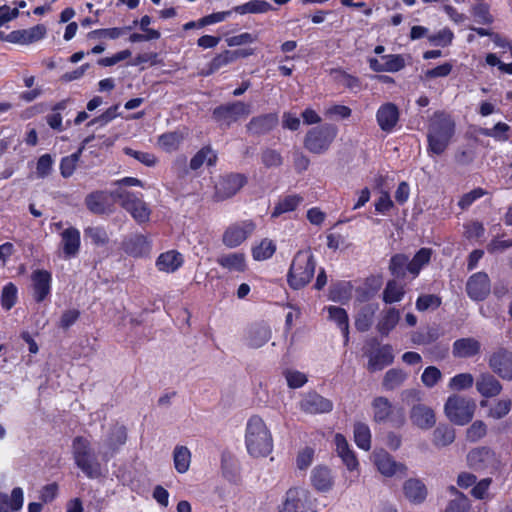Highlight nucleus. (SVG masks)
Masks as SVG:
<instances>
[{
  "label": "nucleus",
  "instance_id": "nucleus-39",
  "mask_svg": "<svg viewBox=\"0 0 512 512\" xmlns=\"http://www.w3.org/2000/svg\"><path fill=\"white\" fill-rule=\"evenodd\" d=\"M272 5L264 0H252L245 4L236 6L233 8V11L239 14H258V13H266L272 10Z\"/></svg>",
  "mask_w": 512,
  "mask_h": 512
},
{
  "label": "nucleus",
  "instance_id": "nucleus-17",
  "mask_svg": "<svg viewBox=\"0 0 512 512\" xmlns=\"http://www.w3.org/2000/svg\"><path fill=\"white\" fill-rule=\"evenodd\" d=\"M403 495L410 503L420 505L428 496V488L419 478H409L403 483Z\"/></svg>",
  "mask_w": 512,
  "mask_h": 512
},
{
  "label": "nucleus",
  "instance_id": "nucleus-15",
  "mask_svg": "<svg viewBox=\"0 0 512 512\" xmlns=\"http://www.w3.org/2000/svg\"><path fill=\"white\" fill-rule=\"evenodd\" d=\"M411 423L421 430H429L436 424L434 410L425 404H413L409 411Z\"/></svg>",
  "mask_w": 512,
  "mask_h": 512
},
{
  "label": "nucleus",
  "instance_id": "nucleus-47",
  "mask_svg": "<svg viewBox=\"0 0 512 512\" xmlns=\"http://www.w3.org/2000/svg\"><path fill=\"white\" fill-rule=\"evenodd\" d=\"M431 250L428 248L420 249L412 260L409 261L408 272L413 276L419 274L421 268L430 261Z\"/></svg>",
  "mask_w": 512,
  "mask_h": 512
},
{
  "label": "nucleus",
  "instance_id": "nucleus-3",
  "mask_svg": "<svg viewBox=\"0 0 512 512\" xmlns=\"http://www.w3.org/2000/svg\"><path fill=\"white\" fill-rule=\"evenodd\" d=\"M72 453L75 464L90 479L99 478L102 475L101 464L88 439L77 436L72 442Z\"/></svg>",
  "mask_w": 512,
  "mask_h": 512
},
{
  "label": "nucleus",
  "instance_id": "nucleus-37",
  "mask_svg": "<svg viewBox=\"0 0 512 512\" xmlns=\"http://www.w3.org/2000/svg\"><path fill=\"white\" fill-rule=\"evenodd\" d=\"M376 310L377 307L373 304L365 305L356 316V329L361 332L368 331L373 323V318Z\"/></svg>",
  "mask_w": 512,
  "mask_h": 512
},
{
  "label": "nucleus",
  "instance_id": "nucleus-57",
  "mask_svg": "<svg viewBox=\"0 0 512 512\" xmlns=\"http://www.w3.org/2000/svg\"><path fill=\"white\" fill-rule=\"evenodd\" d=\"M17 300V287L13 283H8L2 289L1 305L5 310H10Z\"/></svg>",
  "mask_w": 512,
  "mask_h": 512
},
{
  "label": "nucleus",
  "instance_id": "nucleus-16",
  "mask_svg": "<svg viewBox=\"0 0 512 512\" xmlns=\"http://www.w3.org/2000/svg\"><path fill=\"white\" fill-rule=\"evenodd\" d=\"M127 439L126 429L120 425H114L103 441V460L107 461Z\"/></svg>",
  "mask_w": 512,
  "mask_h": 512
},
{
  "label": "nucleus",
  "instance_id": "nucleus-49",
  "mask_svg": "<svg viewBox=\"0 0 512 512\" xmlns=\"http://www.w3.org/2000/svg\"><path fill=\"white\" fill-rule=\"evenodd\" d=\"M512 408V400L509 398L498 400L496 403H494L489 411L487 416L490 418H493L495 420H499L504 418L506 415L509 414L510 410Z\"/></svg>",
  "mask_w": 512,
  "mask_h": 512
},
{
  "label": "nucleus",
  "instance_id": "nucleus-45",
  "mask_svg": "<svg viewBox=\"0 0 512 512\" xmlns=\"http://www.w3.org/2000/svg\"><path fill=\"white\" fill-rule=\"evenodd\" d=\"M354 438L359 448L368 451L371 447V433L369 427L364 423L354 425Z\"/></svg>",
  "mask_w": 512,
  "mask_h": 512
},
{
  "label": "nucleus",
  "instance_id": "nucleus-5",
  "mask_svg": "<svg viewBox=\"0 0 512 512\" xmlns=\"http://www.w3.org/2000/svg\"><path fill=\"white\" fill-rule=\"evenodd\" d=\"M476 407L474 399L453 394L445 402L444 413L452 423L464 426L473 419Z\"/></svg>",
  "mask_w": 512,
  "mask_h": 512
},
{
  "label": "nucleus",
  "instance_id": "nucleus-27",
  "mask_svg": "<svg viewBox=\"0 0 512 512\" xmlns=\"http://www.w3.org/2000/svg\"><path fill=\"white\" fill-rule=\"evenodd\" d=\"M125 252L133 257H141L149 253L150 243L146 236L133 235L123 242Z\"/></svg>",
  "mask_w": 512,
  "mask_h": 512
},
{
  "label": "nucleus",
  "instance_id": "nucleus-19",
  "mask_svg": "<svg viewBox=\"0 0 512 512\" xmlns=\"http://www.w3.org/2000/svg\"><path fill=\"white\" fill-rule=\"evenodd\" d=\"M366 355L369 358L367 363V370L371 373L383 370L394 360L392 348L389 345L379 347L375 351L366 353Z\"/></svg>",
  "mask_w": 512,
  "mask_h": 512
},
{
  "label": "nucleus",
  "instance_id": "nucleus-56",
  "mask_svg": "<svg viewBox=\"0 0 512 512\" xmlns=\"http://www.w3.org/2000/svg\"><path fill=\"white\" fill-rule=\"evenodd\" d=\"M233 56L232 51L226 50L217 56H215L212 61L209 63V69L205 73V75H210L219 70L221 67L228 65L229 63L233 62Z\"/></svg>",
  "mask_w": 512,
  "mask_h": 512
},
{
  "label": "nucleus",
  "instance_id": "nucleus-31",
  "mask_svg": "<svg viewBox=\"0 0 512 512\" xmlns=\"http://www.w3.org/2000/svg\"><path fill=\"white\" fill-rule=\"evenodd\" d=\"M336 450L349 470L357 467L358 461L352 450L349 449L346 438L341 434H336L334 438Z\"/></svg>",
  "mask_w": 512,
  "mask_h": 512
},
{
  "label": "nucleus",
  "instance_id": "nucleus-62",
  "mask_svg": "<svg viewBox=\"0 0 512 512\" xmlns=\"http://www.w3.org/2000/svg\"><path fill=\"white\" fill-rule=\"evenodd\" d=\"M473 382L474 378L470 373H461L450 380L449 387L453 390H464L472 387Z\"/></svg>",
  "mask_w": 512,
  "mask_h": 512
},
{
  "label": "nucleus",
  "instance_id": "nucleus-23",
  "mask_svg": "<svg viewBox=\"0 0 512 512\" xmlns=\"http://www.w3.org/2000/svg\"><path fill=\"white\" fill-rule=\"evenodd\" d=\"M46 32V27L43 24H38L29 29L12 31L10 39L14 40V44L28 45L41 40Z\"/></svg>",
  "mask_w": 512,
  "mask_h": 512
},
{
  "label": "nucleus",
  "instance_id": "nucleus-50",
  "mask_svg": "<svg viewBox=\"0 0 512 512\" xmlns=\"http://www.w3.org/2000/svg\"><path fill=\"white\" fill-rule=\"evenodd\" d=\"M330 74L337 83L350 90H356L360 87L359 80L356 77L349 75L340 69H332Z\"/></svg>",
  "mask_w": 512,
  "mask_h": 512
},
{
  "label": "nucleus",
  "instance_id": "nucleus-33",
  "mask_svg": "<svg viewBox=\"0 0 512 512\" xmlns=\"http://www.w3.org/2000/svg\"><path fill=\"white\" fill-rule=\"evenodd\" d=\"M187 134L188 133L186 131H172L164 133L159 136L158 145L166 152L176 151Z\"/></svg>",
  "mask_w": 512,
  "mask_h": 512
},
{
  "label": "nucleus",
  "instance_id": "nucleus-53",
  "mask_svg": "<svg viewBox=\"0 0 512 512\" xmlns=\"http://www.w3.org/2000/svg\"><path fill=\"white\" fill-rule=\"evenodd\" d=\"M409 259L404 254H396L390 260L389 269L397 277H404L408 271Z\"/></svg>",
  "mask_w": 512,
  "mask_h": 512
},
{
  "label": "nucleus",
  "instance_id": "nucleus-9",
  "mask_svg": "<svg viewBox=\"0 0 512 512\" xmlns=\"http://www.w3.org/2000/svg\"><path fill=\"white\" fill-rule=\"evenodd\" d=\"M256 225L251 220H244L229 225L222 235V242L229 248L241 245L254 232Z\"/></svg>",
  "mask_w": 512,
  "mask_h": 512
},
{
  "label": "nucleus",
  "instance_id": "nucleus-34",
  "mask_svg": "<svg viewBox=\"0 0 512 512\" xmlns=\"http://www.w3.org/2000/svg\"><path fill=\"white\" fill-rule=\"evenodd\" d=\"M455 429L446 424H440L433 431L432 442L438 448L446 447L455 441Z\"/></svg>",
  "mask_w": 512,
  "mask_h": 512
},
{
  "label": "nucleus",
  "instance_id": "nucleus-36",
  "mask_svg": "<svg viewBox=\"0 0 512 512\" xmlns=\"http://www.w3.org/2000/svg\"><path fill=\"white\" fill-rule=\"evenodd\" d=\"M270 329L265 324H255L249 329V345L261 347L270 339Z\"/></svg>",
  "mask_w": 512,
  "mask_h": 512
},
{
  "label": "nucleus",
  "instance_id": "nucleus-22",
  "mask_svg": "<svg viewBox=\"0 0 512 512\" xmlns=\"http://www.w3.org/2000/svg\"><path fill=\"white\" fill-rule=\"evenodd\" d=\"M33 296L37 302H42L50 293L51 274L46 270H36L32 273Z\"/></svg>",
  "mask_w": 512,
  "mask_h": 512
},
{
  "label": "nucleus",
  "instance_id": "nucleus-63",
  "mask_svg": "<svg viewBox=\"0 0 512 512\" xmlns=\"http://www.w3.org/2000/svg\"><path fill=\"white\" fill-rule=\"evenodd\" d=\"M440 305L441 298L433 294L422 295L417 299L416 302V307L419 311H425L429 308L436 309Z\"/></svg>",
  "mask_w": 512,
  "mask_h": 512
},
{
  "label": "nucleus",
  "instance_id": "nucleus-52",
  "mask_svg": "<svg viewBox=\"0 0 512 512\" xmlns=\"http://www.w3.org/2000/svg\"><path fill=\"white\" fill-rule=\"evenodd\" d=\"M404 295L403 286L398 284L395 280H391L387 283L383 291V300L386 303L398 302Z\"/></svg>",
  "mask_w": 512,
  "mask_h": 512
},
{
  "label": "nucleus",
  "instance_id": "nucleus-61",
  "mask_svg": "<svg viewBox=\"0 0 512 512\" xmlns=\"http://www.w3.org/2000/svg\"><path fill=\"white\" fill-rule=\"evenodd\" d=\"M472 15L479 24H491L493 22V16L489 12V7L484 3L473 6Z\"/></svg>",
  "mask_w": 512,
  "mask_h": 512
},
{
  "label": "nucleus",
  "instance_id": "nucleus-64",
  "mask_svg": "<svg viewBox=\"0 0 512 512\" xmlns=\"http://www.w3.org/2000/svg\"><path fill=\"white\" fill-rule=\"evenodd\" d=\"M86 237H89L95 245H105L108 242V235L103 228L89 227L85 230Z\"/></svg>",
  "mask_w": 512,
  "mask_h": 512
},
{
  "label": "nucleus",
  "instance_id": "nucleus-6",
  "mask_svg": "<svg viewBox=\"0 0 512 512\" xmlns=\"http://www.w3.org/2000/svg\"><path fill=\"white\" fill-rule=\"evenodd\" d=\"M337 128L332 124H324L310 129L304 139V146L314 154L327 151L336 138Z\"/></svg>",
  "mask_w": 512,
  "mask_h": 512
},
{
  "label": "nucleus",
  "instance_id": "nucleus-48",
  "mask_svg": "<svg viewBox=\"0 0 512 512\" xmlns=\"http://www.w3.org/2000/svg\"><path fill=\"white\" fill-rule=\"evenodd\" d=\"M329 317L335 321L346 338L348 340V331H349V323H348V315L343 308L331 306L328 309Z\"/></svg>",
  "mask_w": 512,
  "mask_h": 512
},
{
  "label": "nucleus",
  "instance_id": "nucleus-14",
  "mask_svg": "<svg viewBox=\"0 0 512 512\" xmlns=\"http://www.w3.org/2000/svg\"><path fill=\"white\" fill-rule=\"evenodd\" d=\"M466 291L472 300H484L491 291V284L488 275L484 272H478L470 276L466 283Z\"/></svg>",
  "mask_w": 512,
  "mask_h": 512
},
{
  "label": "nucleus",
  "instance_id": "nucleus-38",
  "mask_svg": "<svg viewBox=\"0 0 512 512\" xmlns=\"http://www.w3.org/2000/svg\"><path fill=\"white\" fill-rule=\"evenodd\" d=\"M303 201L300 195H288L280 200L273 209L272 218L279 217L281 214L294 211Z\"/></svg>",
  "mask_w": 512,
  "mask_h": 512
},
{
  "label": "nucleus",
  "instance_id": "nucleus-55",
  "mask_svg": "<svg viewBox=\"0 0 512 512\" xmlns=\"http://www.w3.org/2000/svg\"><path fill=\"white\" fill-rule=\"evenodd\" d=\"M83 147L79 148L77 152L73 153L70 156L64 157L61 160L60 164V170L61 175L65 178L70 177L73 172L75 171L76 165L79 161V158L81 156Z\"/></svg>",
  "mask_w": 512,
  "mask_h": 512
},
{
  "label": "nucleus",
  "instance_id": "nucleus-7",
  "mask_svg": "<svg viewBox=\"0 0 512 512\" xmlns=\"http://www.w3.org/2000/svg\"><path fill=\"white\" fill-rule=\"evenodd\" d=\"M111 197L131 214L139 224L149 221L151 211L147 204L133 193L118 189L110 193Z\"/></svg>",
  "mask_w": 512,
  "mask_h": 512
},
{
  "label": "nucleus",
  "instance_id": "nucleus-10",
  "mask_svg": "<svg viewBox=\"0 0 512 512\" xmlns=\"http://www.w3.org/2000/svg\"><path fill=\"white\" fill-rule=\"evenodd\" d=\"M281 512H311V494L303 487H292L286 492Z\"/></svg>",
  "mask_w": 512,
  "mask_h": 512
},
{
  "label": "nucleus",
  "instance_id": "nucleus-51",
  "mask_svg": "<svg viewBox=\"0 0 512 512\" xmlns=\"http://www.w3.org/2000/svg\"><path fill=\"white\" fill-rule=\"evenodd\" d=\"M487 434V425L482 420L474 421L466 430V440L476 443Z\"/></svg>",
  "mask_w": 512,
  "mask_h": 512
},
{
  "label": "nucleus",
  "instance_id": "nucleus-42",
  "mask_svg": "<svg viewBox=\"0 0 512 512\" xmlns=\"http://www.w3.org/2000/svg\"><path fill=\"white\" fill-rule=\"evenodd\" d=\"M174 466L177 472L185 473L191 462V453L185 446H176L173 453Z\"/></svg>",
  "mask_w": 512,
  "mask_h": 512
},
{
  "label": "nucleus",
  "instance_id": "nucleus-40",
  "mask_svg": "<svg viewBox=\"0 0 512 512\" xmlns=\"http://www.w3.org/2000/svg\"><path fill=\"white\" fill-rule=\"evenodd\" d=\"M406 379L407 373L405 371L393 368L385 373L382 385L384 389L391 391L403 385Z\"/></svg>",
  "mask_w": 512,
  "mask_h": 512
},
{
  "label": "nucleus",
  "instance_id": "nucleus-30",
  "mask_svg": "<svg viewBox=\"0 0 512 512\" xmlns=\"http://www.w3.org/2000/svg\"><path fill=\"white\" fill-rule=\"evenodd\" d=\"M216 261L220 266L229 271L244 272L246 269V260L243 253L235 252L222 254Z\"/></svg>",
  "mask_w": 512,
  "mask_h": 512
},
{
  "label": "nucleus",
  "instance_id": "nucleus-20",
  "mask_svg": "<svg viewBox=\"0 0 512 512\" xmlns=\"http://www.w3.org/2000/svg\"><path fill=\"white\" fill-rule=\"evenodd\" d=\"M301 410L309 414L328 413L333 403L317 393L307 394L300 402Z\"/></svg>",
  "mask_w": 512,
  "mask_h": 512
},
{
  "label": "nucleus",
  "instance_id": "nucleus-21",
  "mask_svg": "<svg viewBox=\"0 0 512 512\" xmlns=\"http://www.w3.org/2000/svg\"><path fill=\"white\" fill-rule=\"evenodd\" d=\"M278 124V116L268 113L253 117L246 125L247 131L253 135H264L270 132Z\"/></svg>",
  "mask_w": 512,
  "mask_h": 512
},
{
  "label": "nucleus",
  "instance_id": "nucleus-35",
  "mask_svg": "<svg viewBox=\"0 0 512 512\" xmlns=\"http://www.w3.org/2000/svg\"><path fill=\"white\" fill-rule=\"evenodd\" d=\"M311 480L313 486L319 491H328L333 485L329 469L322 466L314 468Z\"/></svg>",
  "mask_w": 512,
  "mask_h": 512
},
{
  "label": "nucleus",
  "instance_id": "nucleus-32",
  "mask_svg": "<svg viewBox=\"0 0 512 512\" xmlns=\"http://www.w3.org/2000/svg\"><path fill=\"white\" fill-rule=\"evenodd\" d=\"M182 263V255L172 250L162 253L156 261V266L160 271L170 273L176 271Z\"/></svg>",
  "mask_w": 512,
  "mask_h": 512
},
{
  "label": "nucleus",
  "instance_id": "nucleus-60",
  "mask_svg": "<svg viewBox=\"0 0 512 512\" xmlns=\"http://www.w3.org/2000/svg\"><path fill=\"white\" fill-rule=\"evenodd\" d=\"M261 161L267 168L279 167L283 163L281 154L273 149H265L261 154Z\"/></svg>",
  "mask_w": 512,
  "mask_h": 512
},
{
  "label": "nucleus",
  "instance_id": "nucleus-59",
  "mask_svg": "<svg viewBox=\"0 0 512 512\" xmlns=\"http://www.w3.org/2000/svg\"><path fill=\"white\" fill-rule=\"evenodd\" d=\"M470 504L468 498L459 493L454 499L450 500L446 506L445 512H468Z\"/></svg>",
  "mask_w": 512,
  "mask_h": 512
},
{
  "label": "nucleus",
  "instance_id": "nucleus-43",
  "mask_svg": "<svg viewBox=\"0 0 512 512\" xmlns=\"http://www.w3.org/2000/svg\"><path fill=\"white\" fill-rule=\"evenodd\" d=\"M217 160L216 154L210 147H204L199 150L190 161V168L192 170L199 169L205 162L207 165L212 166Z\"/></svg>",
  "mask_w": 512,
  "mask_h": 512
},
{
  "label": "nucleus",
  "instance_id": "nucleus-1",
  "mask_svg": "<svg viewBox=\"0 0 512 512\" xmlns=\"http://www.w3.org/2000/svg\"><path fill=\"white\" fill-rule=\"evenodd\" d=\"M245 444L248 453L255 458L265 457L272 451L273 439L264 420L258 416H251L246 424Z\"/></svg>",
  "mask_w": 512,
  "mask_h": 512
},
{
  "label": "nucleus",
  "instance_id": "nucleus-8",
  "mask_svg": "<svg viewBox=\"0 0 512 512\" xmlns=\"http://www.w3.org/2000/svg\"><path fill=\"white\" fill-rule=\"evenodd\" d=\"M467 466L476 471H497L501 467V460L494 450L487 446L471 449L466 455Z\"/></svg>",
  "mask_w": 512,
  "mask_h": 512
},
{
  "label": "nucleus",
  "instance_id": "nucleus-41",
  "mask_svg": "<svg viewBox=\"0 0 512 512\" xmlns=\"http://www.w3.org/2000/svg\"><path fill=\"white\" fill-rule=\"evenodd\" d=\"M372 407L376 422L386 421L392 413V404L386 397H376L372 402Z\"/></svg>",
  "mask_w": 512,
  "mask_h": 512
},
{
  "label": "nucleus",
  "instance_id": "nucleus-12",
  "mask_svg": "<svg viewBox=\"0 0 512 512\" xmlns=\"http://www.w3.org/2000/svg\"><path fill=\"white\" fill-rule=\"evenodd\" d=\"M247 179L242 174H228L222 176L215 184L214 198L223 201L233 197L246 184Z\"/></svg>",
  "mask_w": 512,
  "mask_h": 512
},
{
  "label": "nucleus",
  "instance_id": "nucleus-2",
  "mask_svg": "<svg viewBox=\"0 0 512 512\" xmlns=\"http://www.w3.org/2000/svg\"><path fill=\"white\" fill-rule=\"evenodd\" d=\"M455 132V122L445 112H435L429 121L427 140L433 154L440 155L448 147Z\"/></svg>",
  "mask_w": 512,
  "mask_h": 512
},
{
  "label": "nucleus",
  "instance_id": "nucleus-44",
  "mask_svg": "<svg viewBox=\"0 0 512 512\" xmlns=\"http://www.w3.org/2000/svg\"><path fill=\"white\" fill-rule=\"evenodd\" d=\"M276 251L275 243L268 238L261 240V242L253 247L252 255L257 261H263L273 256Z\"/></svg>",
  "mask_w": 512,
  "mask_h": 512
},
{
  "label": "nucleus",
  "instance_id": "nucleus-4",
  "mask_svg": "<svg viewBox=\"0 0 512 512\" xmlns=\"http://www.w3.org/2000/svg\"><path fill=\"white\" fill-rule=\"evenodd\" d=\"M316 262L313 254L309 251H298L291 263L287 280L289 286L298 290L305 287L313 278Z\"/></svg>",
  "mask_w": 512,
  "mask_h": 512
},
{
  "label": "nucleus",
  "instance_id": "nucleus-25",
  "mask_svg": "<svg viewBox=\"0 0 512 512\" xmlns=\"http://www.w3.org/2000/svg\"><path fill=\"white\" fill-rule=\"evenodd\" d=\"M480 351V342L472 337L458 339L452 347V354L457 358H470L479 354Z\"/></svg>",
  "mask_w": 512,
  "mask_h": 512
},
{
  "label": "nucleus",
  "instance_id": "nucleus-24",
  "mask_svg": "<svg viewBox=\"0 0 512 512\" xmlns=\"http://www.w3.org/2000/svg\"><path fill=\"white\" fill-rule=\"evenodd\" d=\"M377 122L385 132H390L398 122L399 111L395 104L386 103L377 111Z\"/></svg>",
  "mask_w": 512,
  "mask_h": 512
},
{
  "label": "nucleus",
  "instance_id": "nucleus-11",
  "mask_svg": "<svg viewBox=\"0 0 512 512\" xmlns=\"http://www.w3.org/2000/svg\"><path fill=\"white\" fill-rule=\"evenodd\" d=\"M251 113V105L241 101L218 106L213 111L215 120L230 125Z\"/></svg>",
  "mask_w": 512,
  "mask_h": 512
},
{
  "label": "nucleus",
  "instance_id": "nucleus-26",
  "mask_svg": "<svg viewBox=\"0 0 512 512\" xmlns=\"http://www.w3.org/2000/svg\"><path fill=\"white\" fill-rule=\"evenodd\" d=\"M476 389L483 397L491 398L501 393L502 385L492 374L483 373L477 378Z\"/></svg>",
  "mask_w": 512,
  "mask_h": 512
},
{
  "label": "nucleus",
  "instance_id": "nucleus-58",
  "mask_svg": "<svg viewBox=\"0 0 512 512\" xmlns=\"http://www.w3.org/2000/svg\"><path fill=\"white\" fill-rule=\"evenodd\" d=\"M442 378L441 371L435 366H428L421 375L422 383L428 387H434Z\"/></svg>",
  "mask_w": 512,
  "mask_h": 512
},
{
  "label": "nucleus",
  "instance_id": "nucleus-46",
  "mask_svg": "<svg viewBox=\"0 0 512 512\" xmlns=\"http://www.w3.org/2000/svg\"><path fill=\"white\" fill-rule=\"evenodd\" d=\"M400 318L398 310L395 308H390L383 315L379 323L377 324V329L382 335H387L398 323Z\"/></svg>",
  "mask_w": 512,
  "mask_h": 512
},
{
  "label": "nucleus",
  "instance_id": "nucleus-18",
  "mask_svg": "<svg viewBox=\"0 0 512 512\" xmlns=\"http://www.w3.org/2000/svg\"><path fill=\"white\" fill-rule=\"evenodd\" d=\"M109 196L105 191H94L85 197V205L93 214H110L114 211L113 204L109 202Z\"/></svg>",
  "mask_w": 512,
  "mask_h": 512
},
{
  "label": "nucleus",
  "instance_id": "nucleus-28",
  "mask_svg": "<svg viewBox=\"0 0 512 512\" xmlns=\"http://www.w3.org/2000/svg\"><path fill=\"white\" fill-rule=\"evenodd\" d=\"M375 463L381 474L385 476H392L397 471L405 472L407 467L402 463H397L393 458L386 452L378 453L375 456Z\"/></svg>",
  "mask_w": 512,
  "mask_h": 512
},
{
  "label": "nucleus",
  "instance_id": "nucleus-29",
  "mask_svg": "<svg viewBox=\"0 0 512 512\" xmlns=\"http://www.w3.org/2000/svg\"><path fill=\"white\" fill-rule=\"evenodd\" d=\"M61 236L65 256L68 258L75 256L78 253L80 247L79 231L74 227H70L65 229Z\"/></svg>",
  "mask_w": 512,
  "mask_h": 512
},
{
  "label": "nucleus",
  "instance_id": "nucleus-54",
  "mask_svg": "<svg viewBox=\"0 0 512 512\" xmlns=\"http://www.w3.org/2000/svg\"><path fill=\"white\" fill-rule=\"evenodd\" d=\"M509 126L506 123L499 122L492 128H480L479 133L487 137H493L499 141L508 140Z\"/></svg>",
  "mask_w": 512,
  "mask_h": 512
},
{
  "label": "nucleus",
  "instance_id": "nucleus-13",
  "mask_svg": "<svg viewBox=\"0 0 512 512\" xmlns=\"http://www.w3.org/2000/svg\"><path fill=\"white\" fill-rule=\"evenodd\" d=\"M491 370L504 380H512V352L500 347L489 356Z\"/></svg>",
  "mask_w": 512,
  "mask_h": 512
}]
</instances>
